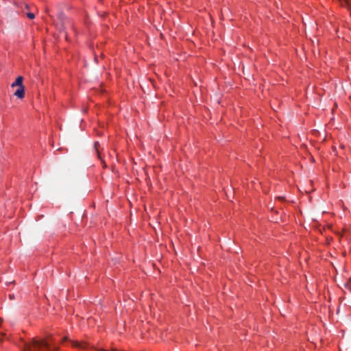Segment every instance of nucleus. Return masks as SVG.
Instances as JSON below:
<instances>
[{"label":"nucleus","instance_id":"obj_1","mask_svg":"<svg viewBox=\"0 0 351 351\" xmlns=\"http://www.w3.org/2000/svg\"><path fill=\"white\" fill-rule=\"evenodd\" d=\"M19 346L23 351H58V350L52 337L41 341L34 339L30 343L23 342V344Z\"/></svg>","mask_w":351,"mask_h":351},{"label":"nucleus","instance_id":"obj_2","mask_svg":"<svg viewBox=\"0 0 351 351\" xmlns=\"http://www.w3.org/2000/svg\"><path fill=\"white\" fill-rule=\"evenodd\" d=\"M23 77L18 76L16 80L11 84L12 87L18 86L17 90L14 95L19 99H23L25 96V87L23 84Z\"/></svg>","mask_w":351,"mask_h":351},{"label":"nucleus","instance_id":"obj_3","mask_svg":"<svg viewBox=\"0 0 351 351\" xmlns=\"http://www.w3.org/2000/svg\"><path fill=\"white\" fill-rule=\"evenodd\" d=\"M71 343L73 347L79 348L80 349H86L88 347L86 342L71 341Z\"/></svg>","mask_w":351,"mask_h":351},{"label":"nucleus","instance_id":"obj_4","mask_svg":"<svg viewBox=\"0 0 351 351\" xmlns=\"http://www.w3.org/2000/svg\"><path fill=\"white\" fill-rule=\"evenodd\" d=\"M99 143L98 142H95V149H96V151L97 152L99 158H101L100 153H99Z\"/></svg>","mask_w":351,"mask_h":351},{"label":"nucleus","instance_id":"obj_5","mask_svg":"<svg viewBox=\"0 0 351 351\" xmlns=\"http://www.w3.org/2000/svg\"><path fill=\"white\" fill-rule=\"evenodd\" d=\"M27 14V16L30 19H33L35 18V15L34 13L32 12H28L26 14Z\"/></svg>","mask_w":351,"mask_h":351},{"label":"nucleus","instance_id":"obj_6","mask_svg":"<svg viewBox=\"0 0 351 351\" xmlns=\"http://www.w3.org/2000/svg\"><path fill=\"white\" fill-rule=\"evenodd\" d=\"M9 298H10V300H14L15 298L14 294L9 295Z\"/></svg>","mask_w":351,"mask_h":351},{"label":"nucleus","instance_id":"obj_7","mask_svg":"<svg viewBox=\"0 0 351 351\" xmlns=\"http://www.w3.org/2000/svg\"><path fill=\"white\" fill-rule=\"evenodd\" d=\"M25 9H29V5L26 3H25Z\"/></svg>","mask_w":351,"mask_h":351},{"label":"nucleus","instance_id":"obj_8","mask_svg":"<svg viewBox=\"0 0 351 351\" xmlns=\"http://www.w3.org/2000/svg\"><path fill=\"white\" fill-rule=\"evenodd\" d=\"M278 199H280V200L284 199V198H283V197H278Z\"/></svg>","mask_w":351,"mask_h":351},{"label":"nucleus","instance_id":"obj_9","mask_svg":"<svg viewBox=\"0 0 351 351\" xmlns=\"http://www.w3.org/2000/svg\"><path fill=\"white\" fill-rule=\"evenodd\" d=\"M332 149H333L334 151H335V150H336V147H332Z\"/></svg>","mask_w":351,"mask_h":351},{"label":"nucleus","instance_id":"obj_10","mask_svg":"<svg viewBox=\"0 0 351 351\" xmlns=\"http://www.w3.org/2000/svg\"><path fill=\"white\" fill-rule=\"evenodd\" d=\"M67 339V337H64V339H63V341H66Z\"/></svg>","mask_w":351,"mask_h":351},{"label":"nucleus","instance_id":"obj_11","mask_svg":"<svg viewBox=\"0 0 351 351\" xmlns=\"http://www.w3.org/2000/svg\"><path fill=\"white\" fill-rule=\"evenodd\" d=\"M311 161L315 162V160L313 158H312Z\"/></svg>","mask_w":351,"mask_h":351}]
</instances>
